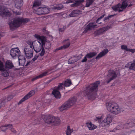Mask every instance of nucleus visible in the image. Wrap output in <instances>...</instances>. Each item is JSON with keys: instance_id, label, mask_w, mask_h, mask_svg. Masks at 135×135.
Listing matches in <instances>:
<instances>
[{"instance_id": "1", "label": "nucleus", "mask_w": 135, "mask_h": 135, "mask_svg": "<svg viewBox=\"0 0 135 135\" xmlns=\"http://www.w3.org/2000/svg\"><path fill=\"white\" fill-rule=\"evenodd\" d=\"M100 83L99 81H96L94 83L86 86L83 91L84 95L88 99L94 97L98 91V87Z\"/></svg>"}, {"instance_id": "2", "label": "nucleus", "mask_w": 135, "mask_h": 135, "mask_svg": "<svg viewBox=\"0 0 135 135\" xmlns=\"http://www.w3.org/2000/svg\"><path fill=\"white\" fill-rule=\"evenodd\" d=\"M28 21V19L27 18L24 19L22 18H16L9 23L10 29L13 30L15 28L18 27L22 23H26Z\"/></svg>"}, {"instance_id": "3", "label": "nucleus", "mask_w": 135, "mask_h": 135, "mask_svg": "<svg viewBox=\"0 0 135 135\" xmlns=\"http://www.w3.org/2000/svg\"><path fill=\"white\" fill-rule=\"evenodd\" d=\"M106 106L107 109L109 111L115 114H119L123 111L117 104L115 105L108 103L106 104Z\"/></svg>"}, {"instance_id": "4", "label": "nucleus", "mask_w": 135, "mask_h": 135, "mask_svg": "<svg viewBox=\"0 0 135 135\" xmlns=\"http://www.w3.org/2000/svg\"><path fill=\"white\" fill-rule=\"evenodd\" d=\"M42 117L45 121L48 123H52V125H56L60 123V119L58 117H52L49 115L43 116Z\"/></svg>"}, {"instance_id": "5", "label": "nucleus", "mask_w": 135, "mask_h": 135, "mask_svg": "<svg viewBox=\"0 0 135 135\" xmlns=\"http://www.w3.org/2000/svg\"><path fill=\"white\" fill-rule=\"evenodd\" d=\"M76 101V99L75 97H73L68 100L59 107L60 110L61 111L69 108L75 103Z\"/></svg>"}, {"instance_id": "6", "label": "nucleus", "mask_w": 135, "mask_h": 135, "mask_svg": "<svg viewBox=\"0 0 135 135\" xmlns=\"http://www.w3.org/2000/svg\"><path fill=\"white\" fill-rule=\"evenodd\" d=\"M100 21H99V23L92 22L89 23L85 27L84 30L82 33V35H84L88 31L92 30L93 29L97 27H97L96 23L99 24H101L102 22H100Z\"/></svg>"}, {"instance_id": "7", "label": "nucleus", "mask_w": 135, "mask_h": 135, "mask_svg": "<svg viewBox=\"0 0 135 135\" xmlns=\"http://www.w3.org/2000/svg\"><path fill=\"white\" fill-rule=\"evenodd\" d=\"M128 4L126 1H124L122 2V4L120 3L118 4L116 6L113 7V9L115 11H118L119 12H121L123 10L125 9L127 6Z\"/></svg>"}, {"instance_id": "8", "label": "nucleus", "mask_w": 135, "mask_h": 135, "mask_svg": "<svg viewBox=\"0 0 135 135\" xmlns=\"http://www.w3.org/2000/svg\"><path fill=\"white\" fill-rule=\"evenodd\" d=\"M134 125L135 123H134L132 122H130L129 123H126L125 124H122L120 126L119 125L117 126L116 128H115L113 130V131H112L111 132H115V131L117 129H122L123 128L126 129L130 128L134 126Z\"/></svg>"}, {"instance_id": "9", "label": "nucleus", "mask_w": 135, "mask_h": 135, "mask_svg": "<svg viewBox=\"0 0 135 135\" xmlns=\"http://www.w3.org/2000/svg\"><path fill=\"white\" fill-rule=\"evenodd\" d=\"M84 1V0H69L66 1L65 3H72L73 4L70 5L71 7H76L79 6Z\"/></svg>"}, {"instance_id": "10", "label": "nucleus", "mask_w": 135, "mask_h": 135, "mask_svg": "<svg viewBox=\"0 0 135 135\" xmlns=\"http://www.w3.org/2000/svg\"><path fill=\"white\" fill-rule=\"evenodd\" d=\"M107 76L109 79L106 81V82L108 84L111 81L113 80L117 77V74L114 70H110L108 71Z\"/></svg>"}, {"instance_id": "11", "label": "nucleus", "mask_w": 135, "mask_h": 135, "mask_svg": "<svg viewBox=\"0 0 135 135\" xmlns=\"http://www.w3.org/2000/svg\"><path fill=\"white\" fill-rule=\"evenodd\" d=\"M111 27L110 26H108L106 27L98 29L94 32V34L95 36H98L99 35L103 34L104 32L110 29Z\"/></svg>"}, {"instance_id": "12", "label": "nucleus", "mask_w": 135, "mask_h": 135, "mask_svg": "<svg viewBox=\"0 0 135 135\" xmlns=\"http://www.w3.org/2000/svg\"><path fill=\"white\" fill-rule=\"evenodd\" d=\"M0 15L1 16L4 17L10 16L11 13L4 7L0 6Z\"/></svg>"}, {"instance_id": "13", "label": "nucleus", "mask_w": 135, "mask_h": 135, "mask_svg": "<svg viewBox=\"0 0 135 135\" xmlns=\"http://www.w3.org/2000/svg\"><path fill=\"white\" fill-rule=\"evenodd\" d=\"M20 51L17 48L12 49L10 51V54L13 58H15L16 57L20 56Z\"/></svg>"}, {"instance_id": "14", "label": "nucleus", "mask_w": 135, "mask_h": 135, "mask_svg": "<svg viewBox=\"0 0 135 135\" xmlns=\"http://www.w3.org/2000/svg\"><path fill=\"white\" fill-rule=\"evenodd\" d=\"M28 44L29 45V47H30V54H29L26 55L28 58H30L32 57L33 55V48H34V46L33 45V42L30 40H28L27 41Z\"/></svg>"}, {"instance_id": "15", "label": "nucleus", "mask_w": 135, "mask_h": 135, "mask_svg": "<svg viewBox=\"0 0 135 135\" xmlns=\"http://www.w3.org/2000/svg\"><path fill=\"white\" fill-rule=\"evenodd\" d=\"M34 37L37 39L38 42L41 45L43 46L45 45L46 39L45 36H41L35 34Z\"/></svg>"}, {"instance_id": "16", "label": "nucleus", "mask_w": 135, "mask_h": 135, "mask_svg": "<svg viewBox=\"0 0 135 135\" xmlns=\"http://www.w3.org/2000/svg\"><path fill=\"white\" fill-rule=\"evenodd\" d=\"M34 95V90H32L29 92L25 96L18 102V104H21L22 102L28 99L30 97Z\"/></svg>"}, {"instance_id": "17", "label": "nucleus", "mask_w": 135, "mask_h": 135, "mask_svg": "<svg viewBox=\"0 0 135 135\" xmlns=\"http://www.w3.org/2000/svg\"><path fill=\"white\" fill-rule=\"evenodd\" d=\"M12 124H6L4 126L1 127L0 128V129H1L2 131L5 132L6 129H10L13 132L15 133H16V131L13 128H12Z\"/></svg>"}, {"instance_id": "18", "label": "nucleus", "mask_w": 135, "mask_h": 135, "mask_svg": "<svg viewBox=\"0 0 135 135\" xmlns=\"http://www.w3.org/2000/svg\"><path fill=\"white\" fill-rule=\"evenodd\" d=\"M112 118L111 115L108 114L107 115L106 118L104 119L102 123H104L105 126L108 125L112 122Z\"/></svg>"}, {"instance_id": "19", "label": "nucleus", "mask_w": 135, "mask_h": 135, "mask_svg": "<svg viewBox=\"0 0 135 135\" xmlns=\"http://www.w3.org/2000/svg\"><path fill=\"white\" fill-rule=\"evenodd\" d=\"M66 41H68L66 44H65L58 48H57L55 50V51L62 49H66L70 45V43L69 41V39H67L64 40L63 41L62 43H64Z\"/></svg>"}, {"instance_id": "20", "label": "nucleus", "mask_w": 135, "mask_h": 135, "mask_svg": "<svg viewBox=\"0 0 135 135\" xmlns=\"http://www.w3.org/2000/svg\"><path fill=\"white\" fill-rule=\"evenodd\" d=\"M54 68H51L50 69H49L45 71L42 74L36 76L34 78V80L38 79L41 78L43 77L44 76H46L47 75L48 73L50 71L54 70Z\"/></svg>"}, {"instance_id": "21", "label": "nucleus", "mask_w": 135, "mask_h": 135, "mask_svg": "<svg viewBox=\"0 0 135 135\" xmlns=\"http://www.w3.org/2000/svg\"><path fill=\"white\" fill-rule=\"evenodd\" d=\"M109 52L107 49H104L102 52H100L96 57L97 60L99 59L100 58L105 55Z\"/></svg>"}, {"instance_id": "22", "label": "nucleus", "mask_w": 135, "mask_h": 135, "mask_svg": "<svg viewBox=\"0 0 135 135\" xmlns=\"http://www.w3.org/2000/svg\"><path fill=\"white\" fill-rule=\"evenodd\" d=\"M52 94L54 96L57 98H61V94L59 90L56 88H54L53 90Z\"/></svg>"}, {"instance_id": "23", "label": "nucleus", "mask_w": 135, "mask_h": 135, "mask_svg": "<svg viewBox=\"0 0 135 135\" xmlns=\"http://www.w3.org/2000/svg\"><path fill=\"white\" fill-rule=\"evenodd\" d=\"M18 58L19 65L23 66L25 62V58L24 56L21 55L19 56Z\"/></svg>"}, {"instance_id": "24", "label": "nucleus", "mask_w": 135, "mask_h": 135, "mask_svg": "<svg viewBox=\"0 0 135 135\" xmlns=\"http://www.w3.org/2000/svg\"><path fill=\"white\" fill-rule=\"evenodd\" d=\"M81 13L80 11L78 9L74 10L73 11L69 14V16L70 17H73L77 16Z\"/></svg>"}, {"instance_id": "25", "label": "nucleus", "mask_w": 135, "mask_h": 135, "mask_svg": "<svg viewBox=\"0 0 135 135\" xmlns=\"http://www.w3.org/2000/svg\"><path fill=\"white\" fill-rule=\"evenodd\" d=\"M86 124L89 129L90 130H93L97 128V126H96L92 124L91 122L86 123Z\"/></svg>"}, {"instance_id": "26", "label": "nucleus", "mask_w": 135, "mask_h": 135, "mask_svg": "<svg viewBox=\"0 0 135 135\" xmlns=\"http://www.w3.org/2000/svg\"><path fill=\"white\" fill-rule=\"evenodd\" d=\"M23 4L22 0H16L15 4V6L17 8L19 9Z\"/></svg>"}, {"instance_id": "27", "label": "nucleus", "mask_w": 135, "mask_h": 135, "mask_svg": "<svg viewBox=\"0 0 135 135\" xmlns=\"http://www.w3.org/2000/svg\"><path fill=\"white\" fill-rule=\"evenodd\" d=\"M13 66H14L11 61L8 60L6 61V68L10 69L12 68Z\"/></svg>"}, {"instance_id": "28", "label": "nucleus", "mask_w": 135, "mask_h": 135, "mask_svg": "<svg viewBox=\"0 0 135 135\" xmlns=\"http://www.w3.org/2000/svg\"><path fill=\"white\" fill-rule=\"evenodd\" d=\"M41 8L42 12H41V13H43V14H46L49 12V8H48L47 6H45L44 7H41Z\"/></svg>"}, {"instance_id": "29", "label": "nucleus", "mask_w": 135, "mask_h": 135, "mask_svg": "<svg viewBox=\"0 0 135 135\" xmlns=\"http://www.w3.org/2000/svg\"><path fill=\"white\" fill-rule=\"evenodd\" d=\"M97 54V53L96 52H92L87 54L86 55V56L88 59L91 58L94 56L96 55Z\"/></svg>"}, {"instance_id": "30", "label": "nucleus", "mask_w": 135, "mask_h": 135, "mask_svg": "<svg viewBox=\"0 0 135 135\" xmlns=\"http://www.w3.org/2000/svg\"><path fill=\"white\" fill-rule=\"evenodd\" d=\"M77 60L75 57H73L70 58L68 60V63L71 64L76 61Z\"/></svg>"}, {"instance_id": "31", "label": "nucleus", "mask_w": 135, "mask_h": 135, "mask_svg": "<svg viewBox=\"0 0 135 135\" xmlns=\"http://www.w3.org/2000/svg\"><path fill=\"white\" fill-rule=\"evenodd\" d=\"M63 7V5L61 4H60L57 5H56L55 6H54L52 8V9L54 10H60Z\"/></svg>"}, {"instance_id": "32", "label": "nucleus", "mask_w": 135, "mask_h": 135, "mask_svg": "<svg viewBox=\"0 0 135 135\" xmlns=\"http://www.w3.org/2000/svg\"><path fill=\"white\" fill-rule=\"evenodd\" d=\"M71 84V80L70 79H67L65 81L64 83L65 86L67 87L70 86Z\"/></svg>"}, {"instance_id": "33", "label": "nucleus", "mask_w": 135, "mask_h": 135, "mask_svg": "<svg viewBox=\"0 0 135 135\" xmlns=\"http://www.w3.org/2000/svg\"><path fill=\"white\" fill-rule=\"evenodd\" d=\"M41 50V52L40 54V55L41 56H42L44 55L45 52V50L43 46H41L40 47L39 50L38 51H37V52H38ZM34 51H35L36 52H37V51L35 50V49Z\"/></svg>"}, {"instance_id": "34", "label": "nucleus", "mask_w": 135, "mask_h": 135, "mask_svg": "<svg viewBox=\"0 0 135 135\" xmlns=\"http://www.w3.org/2000/svg\"><path fill=\"white\" fill-rule=\"evenodd\" d=\"M95 0H86L85 6L86 7H89L94 2Z\"/></svg>"}, {"instance_id": "35", "label": "nucleus", "mask_w": 135, "mask_h": 135, "mask_svg": "<svg viewBox=\"0 0 135 135\" xmlns=\"http://www.w3.org/2000/svg\"><path fill=\"white\" fill-rule=\"evenodd\" d=\"M41 7L38 8L36 10L34 9V11H35V13L38 15H41L43 14V13H41L42 12Z\"/></svg>"}, {"instance_id": "36", "label": "nucleus", "mask_w": 135, "mask_h": 135, "mask_svg": "<svg viewBox=\"0 0 135 135\" xmlns=\"http://www.w3.org/2000/svg\"><path fill=\"white\" fill-rule=\"evenodd\" d=\"M129 69L130 70H133L135 71V61H134L133 63L131 64L129 67Z\"/></svg>"}, {"instance_id": "37", "label": "nucleus", "mask_w": 135, "mask_h": 135, "mask_svg": "<svg viewBox=\"0 0 135 135\" xmlns=\"http://www.w3.org/2000/svg\"><path fill=\"white\" fill-rule=\"evenodd\" d=\"M64 83H60L58 85L57 87L56 88L59 90H62L64 88Z\"/></svg>"}, {"instance_id": "38", "label": "nucleus", "mask_w": 135, "mask_h": 135, "mask_svg": "<svg viewBox=\"0 0 135 135\" xmlns=\"http://www.w3.org/2000/svg\"><path fill=\"white\" fill-rule=\"evenodd\" d=\"M73 131L71 130L70 128V127L69 126H68L67 127V129L66 131V135H70L71 133Z\"/></svg>"}, {"instance_id": "39", "label": "nucleus", "mask_w": 135, "mask_h": 135, "mask_svg": "<svg viewBox=\"0 0 135 135\" xmlns=\"http://www.w3.org/2000/svg\"><path fill=\"white\" fill-rule=\"evenodd\" d=\"M41 1L40 0H37L34 1V7L36 6H38L41 4Z\"/></svg>"}, {"instance_id": "40", "label": "nucleus", "mask_w": 135, "mask_h": 135, "mask_svg": "<svg viewBox=\"0 0 135 135\" xmlns=\"http://www.w3.org/2000/svg\"><path fill=\"white\" fill-rule=\"evenodd\" d=\"M30 49H29L27 47H26L24 49V52L26 56L27 55L30 54Z\"/></svg>"}, {"instance_id": "41", "label": "nucleus", "mask_w": 135, "mask_h": 135, "mask_svg": "<svg viewBox=\"0 0 135 135\" xmlns=\"http://www.w3.org/2000/svg\"><path fill=\"white\" fill-rule=\"evenodd\" d=\"M115 15V14H114L112 15L108 16L107 17H105L104 18V21L105 22H106L107 21L109 20L110 18L113 17Z\"/></svg>"}, {"instance_id": "42", "label": "nucleus", "mask_w": 135, "mask_h": 135, "mask_svg": "<svg viewBox=\"0 0 135 135\" xmlns=\"http://www.w3.org/2000/svg\"><path fill=\"white\" fill-rule=\"evenodd\" d=\"M121 48L122 50H125L126 51H128V49L126 45H122L121 46Z\"/></svg>"}, {"instance_id": "43", "label": "nucleus", "mask_w": 135, "mask_h": 135, "mask_svg": "<svg viewBox=\"0 0 135 135\" xmlns=\"http://www.w3.org/2000/svg\"><path fill=\"white\" fill-rule=\"evenodd\" d=\"M1 74L3 76L7 77L9 75V74L7 71H3L2 72Z\"/></svg>"}, {"instance_id": "44", "label": "nucleus", "mask_w": 135, "mask_h": 135, "mask_svg": "<svg viewBox=\"0 0 135 135\" xmlns=\"http://www.w3.org/2000/svg\"><path fill=\"white\" fill-rule=\"evenodd\" d=\"M102 116L103 115H102L100 116L96 117V118L95 119V120L96 121L98 120L99 121V123L100 124V123H101V122L100 121L102 117Z\"/></svg>"}, {"instance_id": "45", "label": "nucleus", "mask_w": 135, "mask_h": 135, "mask_svg": "<svg viewBox=\"0 0 135 135\" xmlns=\"http://www.w3.org/2000/svg\"><path fill=\"white\" fill-rule=\"evenodd\" d=\"M4 69V65L3 63L0 60V70Z\"/></svg>"}, {"instance_id": "46", "label": "nucleus", "mask_w": 135, "mask_h": 135, "mask_svg": "<svg viewBox=\"0 0 135 135\" xmlns=\"http://www.w3.org/2000/svg\"><path fill=\"white\" fill-rule=\"evenodd\" d=\"M66 28V26H63V27L62 28H59V32H63L65 30Z\"/></svg>"}, {"instance_id": "47", "label": "nucleus", "mask_w": 135, "mask_h": 135, "mask_svg": "<svg viewBox=\"0 0 135 135\" xmlns=\"http://www.w3.org/2000/svg\"><path fill=\"white\" fill-rule=\"evenodd\" d=\"M105 16V15H103L101 16L96 21V22L97 23H99V21L103 17H104V16Z\"/></svg>"}, {"instance_id": "48", "label": "nucleus", "mask_w": 135, "mask_h": 135, "mask_svg": "<svg viewBox=\"0 0 135 135\" xmlns=\"http://www.w3.org/2000/svg\"><path fill=\"white\" fill-rule=\"evenodd\" d=\"M128 51H129L133 53L135 52V49H128Z\"/></svg>"}, {"instance_id": "49", "label": "nucleus", "mask_w": 135, "mask_h": 135, "mask_svg": "<svg viewBox=\"0 0 135 135\" xmlns=\"http://www.w3.org/2000/svg\"><path fill=\"white\" fill-rule=\"evenodd\" d=\"M87 57L86 56V55L84 57L83 59L81 60V62H83L86 61L87 59Z\"/></svg>"}, {"instance_id": "50", "label": "nucleus", "mask_w": 135, "mask_h": 135, "mask_svg": "<svg viewBox=\"0 0 135 135\" xmlns=\"http://www.w3.org/2000/svg\"><path fill=\"white\" fill-rule=\"evenodd\" d=\"M13 96L12 95H10L7 98V100L8 101L10 100L11 99L13 98Z\"/></svg>"}, {"instance_id": "51", "label": "nucleus", "mask_w": 135, "mask_h": 135, "mask_svg": "<svg viewBox=\"0 0 135 135\" xmlns=\"http://www.w3.org/2000/svg\"><path fill=\"white\" fill-rule=\"evenodd\" d=\"M14 13L16 15H20L21 14V12H14Z\"/></svg>"}, {"instance_id": "52", "label": "nucleus", "mask_w": 135, "mask_h": 135, "mask_svg": "<svg viewBox=\"0 0 135 135\" xmlns=\"http://www.w3.org/2000/svg\"><path fill=\"white\" fill-rule=\"evenodd\" d=\"M129 63H128L125 65L126 67L128 68L129 67L130 65Z\"/></svg>"}, {"instance_id": "53", "label": "nucleus", "mask_w": 135, "mask_h": 135, "mask_svg": "<svg viewBox=\"0 0 135 135\" xmlns=\"http://www.w3.org/2000/svg\"><path fill=\"white\" fill-rule=\"evenodd\" d=\"M34 61L36 59V57H34Z\"/></svg>"}, {"instance_id": "54", "label": "nucleus", "mask_w": 135, "mask_h": 135, "mask_svg": "<svg viewBox=\"0 0 135 135\" xmlns=\"http://www.w3.org/2000/svg\"><path fill=\"white\" fill-rule=\"evenodd\" d=\"M32 7H33V8L34 7V3L33 4Z\"/></svg>"}, {"instance_id": "55", "label": "nucleus", "mask_w": 135, "mask_h": 135, "mask_svg": "<svg viewBox=\"0 0 135 135\" xmlns=\"http://www.w3.org/2000/svg\"><path fill=\"white\" fill-rule=\"evenodd\" d=\"M30 62H28L27 63V65H28V64H29L30 63Z\"/></svg>"}, {"instance_id": "56", "label": "nucleus", "mask_w": 135, "mask_h": 135, "mask_svg": "<svg viewBox=\"0 0 135 135\" xmlns=\"http://www.w3.org/2000/svg\"><path fill=\"white\" fill-rule=\"evenodd\" d=\"M134 122H135V119H134Z\"/></svg>"}, {"instance_id": "57", "label": "nucleus", "mask_w": 135, "mask_h": 135, "mask_svg": "<svg viewBox=\"0 0 135 135\" xmlns=\"http://www.w3.org/2000/svg\"><path fill=\"white\" fill-rule=\"evenodd\" d=\"M32 60L34 61V58L32 59Z\"/></svg>"}, {"instance_id": "58", "label": "nucleus", "mask_w": 135, "mask_h": 135, "mask_svg": "<svg viewBox=\"0 0 135 135\" xmlns=\"http://www.w3.org/2000/svg\"><path fill=\"white\" fill-rule=\"evenodd\" d=\"M34 80V78H33V79H32V80Z\"/></svg>"}, {"instance_id": "59", "label": "nucleus", "mask_w": 135, "mask_h": 135, "mask_svg": "<svg viewBox=\"0 0 135 135\" xmlns=\"http://www.w3.org/2000/svg\"><path fill=\"white\" fill-rule=\"evenodd\" d=\"M134 88H135V85L134 86Z\"/></svg>"}]
</instances>
